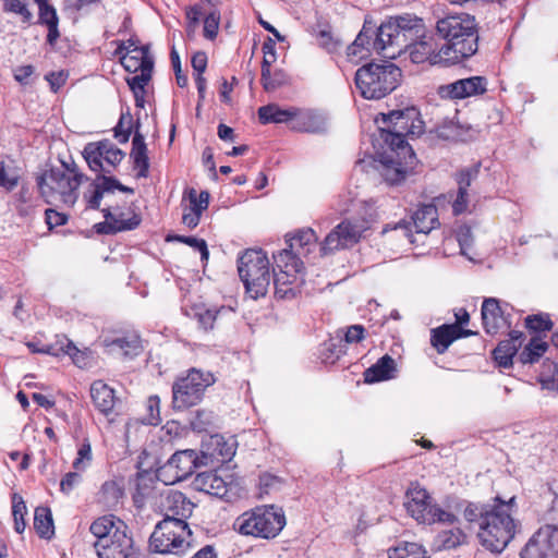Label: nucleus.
Segmentation results:
<instances>
[{
    "mask_svg": "<svg viewBox=\"0 0 558 558\" xmlns=\"http://www.w3.org/2000/svg\"><path fill=\"white\" fill-rule=\"evenodd\" d=\"M425 32L423 19L410 13L390 16L378 27L365 20L355 40L348 46L347 54L355 57L365 50L393 59L409 48L412 41L423 37Z\"/></svg>",
    "mask_w": 558,
    "mask_h": 558,
    "instance_id": "nucleus-1",
    "label": "nucleus"
},
{
    "mask_svg": "<svg viewBox=\"0 0 558 558\" xmlns=\"http://www.w3.org/2000/svg\"><path fill=\"white\" fill-rule=\"evenodd\" d=\"M515 507L514 496L507 501L497 496L489 504H469L463 514L468 522L477 525L481 544L490 551L501 553L517 532L512 517Z\"/></svg>",
    "mask_w": 558,
    "mask_h": 558,
    "instance_id": "nucleus-2",
    "label": "nucleus"
},
{
    "mask_svg": "<svg viewBox=\"0 0 558 558\" xmlns=\"http://www.w3.org/2000/svg\"><path fill=\"white\" fill-rule=\"evenodd\" d=\"M436 34L446 43L438 49L435 59L439 58L446 63H459L478 49L477 24L469 13H453L439 19Z\"/></svg>",
    "mask_w": 558,
    "mask_h": 558,
    "instance_id": "nucleus-3",
    "label": "nucleus"
},
{
    "mask_svg": "<svg viewBox=\"0 0 558 558\" xmlns=\"http://www.w3.org/2000/svg\"><path fill=\"white\" fill-rule=\"evenodd\" d=\"M383 123L379 126L380 136L388 147L402 149L413 158V149L407 143V136H418L424 132V122L415 107L391 110L388 113H379L375 120Z\"/></svg>",
    "mask_w": 558,
    "mask_h": 558,
    "instance_id": "nucleus-4",
    "label": "nucleus"
},
{
    "mask_svg": "<svg viewBox=\"0 0 558 558\" xmlns=\"http://www.w3.org/2000/svg\"><path fill=\"white\" fill-rule=\"evenodd\" d=\"M90 533L96 537L94 547L99 558H128L133 551V538L128 534L126 524L114 515L95 520Z\"/></svg>",
    "mask_w": 558,
    "mask_h": 558,
    "instance_id": "nucleus-5",
    "label": "nucleus"
},
{
    "mask_svg": "<svg viewBox=\"0 0 558 558\" xmlns=\"http://www.w3.org/2000/svg\"><path fill=\"white\" fill-rule=\"evenodd\" d=\"M402 72L389 61L369 62L355 72V85L366 99H380L393 92L400 84Z\"/></svg>",
    "mask_w": 558,
    "mask_h": 558,
    "instance_id": "nucleus-6",
    "label": "nucleus"
},
{
    "mask_svg": "<svg viewBox=\"0 0 558 558\" xmlns=\"http://www.w3.org/2000/svg\"><path fill=\"white\" fill-rule=\"evenodd\" d=\"M286 523V515L281 508L266 505L240 514L233 523V529L244 536L272 539L280 534Z\"/></svg>",
    "mask_w": 558,
    "mask_h": 558,
    "instance_id": "nucleus-7",
    "label": "nucleus"
},
{
    "mask_svg": "<svg viewBox=\"0 0 558 558\" xmlns=\"http://www.w3.org/2000/svg\"><path fill=\"white\" fill-rule=\"evenodd\" d=\"M149 548L162 555H185L193 548V534L187 522L163 518L149 537Z\"/></svg>",
    "mask_w": 558,
    "mask_h": 558,
    "instance_id": "nucleus-8",
    "label": "nucleus"
},
{
    "mask_svg": "<svg viewBox=\"0 0 558 558\" xmlns=\"http://www.w3.org/2000/svg\"><path fill=\"white\" fill-rule=\"evenodd\" d=\"M238 271L253 299L267 293L270 284L269 260L262 250H246L238 260Z\"/></svg>",
    "mask_w": 558,
    "mask_h": 558,
    "instance_id": "nucleus-9",
    "label": "nucleus"
},
{
    "mask_svg": "<svg viewBox=\"0 0 558 558\" xmlns=\"http://www.w3.org/2000/svg\"><path fill=\"white\" fill-rule=\"evenodd\" d=\"M84 178L83 173L71 177L63 169L51 168L38 178L37 185L47 203H52L59 196L64 204L73 206L77 201L78 186Z\"/></svg>",
    "mask_w": 558,
    "mask_h": 558,
    "instance_id": "nucleus-10",
    "label": "nucleus"
},
{
    "mask_svg": "<svg viewBox=\"0 0 558 558\" xmlns=\"http://www.w3.org/2000/svg\"><path fill=\"white\" fill-rule=\"evenodd\" d=\"M405 509L408 513L418 523L433 524L436 522L453 524L457 517L433 502V498L427 490L418 485L411 483L405 493Z\"/></svg>",
    "mask_w": 558,
    "mask_h": 558,
    "instance_id": "nucleus-11",
    "label": "nucleus"
},
{
    "mask_svg": "<svg viewBox=\"0 0 558 558\" xmlns=\"http://www.w3.org/2000/svg\"><path fill=\"white\" fill-rule=\"evenodd\" d=\"M216 381L210 372L191 368L185 377L178 378L172 386V404L184 410L201 402L207 387Z\"/></svg>",
    "mask_w": 558,
    "mask_h": 558,
    "instance_id": "nucleus-12",
    "label": "nucleus"
},
{
    "mask_svg": "<svg viewBox=\"0 0 558 558\" xmlns=\"http://www.w3.org/2000/svg\"><path fill=\"white\" fill-rule=\"evenodd\" d=\"M192 485L196 490L204 492L227 502L240 497L242 490L238 478L226 470L198 473Z\"/></svg>",
    "mask_w": 558,
    "mask_h": 558,
    "instance_id": "nucleus-13",
    "label": "nucleus"
},
{
    "mask_svg": "<svg viewBox=\"0 0 558 558\" xmlns=\"http://www.w3.org/2000/svg\"><path fill=\"white\" fill-rule=\"evenodd\" d=\"M439 226L438 210L435 205H422L417 208L411 221L400 220L399 222L391 225L388 223L383 228L381 233L385 234L388 231L395 230L400 231L404 238H408L410 243H414L412 239V227L415 229V233L428 234L432 230Z\"/></svg>",
    "mask_w": 558,
    "mask_h": 558,
    "instance_id": "nucleus-14",
    "label": "nucleus"
},
{
    "mask_svg": "<svg viewBox=\"0 0 558 558\" xmlns=\"http://www.w3.org/2000/svg\"><path fill=\"white\" fill-rule=\"evenodd\" d=\"M366 227L359 221L343 220L336 226L319 245L320 255L332 254L355 245L362 238Z\"/></svg>",
    "mask_w": 558,
    "mask_h": 558,
    "instance_id": "nucleus-15",
    "label": "nucleus"
},
{
    "mask_svg": "<svg viewBox=\"0 0 558 558\" xmlns=\"http://www.w3.org/2000/svg\"><path fill=\"white\" fill-rule=\"evenodd\" d=\"M197 453L193 449L174 452L171 458L157 470V477L165 484H174L186 480L197 466Z\"/></svg>",
    "mask_w": 558,
    "mask_h": 558,
    "instance_id": "nucleus-16",
    "label": "nucleus"
},
{
    "mask_svg": "<svg viewBox=\"0 0 558 558\" xmlns=\"http://www.w3.org/2000/svg\"><path fill=\"white\" fill-rule=\"evenodd\" d=\"M521 558H558V526L546 524L537 530L520 553Z\"/></svg>",
    "mask_w": 558,
    "mask_h": 558,
    "instance_id": "nucleus-17",
    "label": "nucleus"
},
{
    "mask_svg": "<svg viewBox=\"0 0 558 558\" xmlns=\"http://www.w3.org/2000/svg\"><path fill=\"white\" fill-rule=\"evenodd\" d=\"M388 149L384 153L380 161V173L387 183L395 185L402 182L407 174L414 169L416 156L413 153V158L410 159V156L402 149L395 147H388Z\"/></svg>",
    "mask_w": 558,
    "mask_h": 558,
    "instance_id": "nucleus-18",
    "label": "nucleus"
},
{
    "mask_svg": "<svg viewBox=\"0 0 558 558\" xmlns=\"http://www.w3.org/2000/svg\"><path fill=\"white\" fill-rule=\"evenodd\" d=\"M487 84L488 82L485 76H471L439 86L438 95L441 98L448 99H463L472 96H480L486 93Z\"/></svg>",
    "mask_w": 558,
    "mask_h": 558,
    "instance_id": "nucleus-19",
    "label": "nucleus"
},
{
    "mask_svg": "<svg viewBox=\"0 0 558 558\" xmlns=\"http://www.w3.org/2000/svg\"><path fill=\"white\" fill-rule=\"evenodd\" d=\"M102 344L107 352L123 357H134L142 353L141 337L134 331H126L114 337H105Z\"/></svg>",
    "mask_w": 558,
    "mask_h": 558,
    "instance_id": "nucleus-20",
    "label": "nucleus"
},
{
    "mask_svg": "<svg viewBox=\"0 0 558 558\" xmlns=\"http://www.w3.org/2000/svg\"><path fill=\"white\" fill-rule=\"evenodd\" d=\"M481 162H476L471 167L461 169L456 174V181L458 184L457 197L452 203V210L454 215H461L468 209L469 205V187L472 182L475 181L480 174Z\"/></svg>",
    "mask_w": 558,
    "mask_h": 558,
    "instance_id": "nucleus-21",
    "label": "nucleus"
},
{
    "mask_svg": "<svg viewBox=\"0 0 558 558\" xmlns=\"http://www.w3.org/2000/svg\"><path fill=\"white\" fill-rule=\"evenodd\" d=\"M291 129L298 132L324 134L328 130V120L320 111L296 108L294 123L291 124Z\"/></svg>",
    "mask_w": 558,
    "mask_h": 558,
    "instance_id": "nucleus-22",
    "label": "nucleus"
},
{
    "mask_svg": "<svg viewBox=\"0 0 558 558\" xmlns=\"http://www.w3.org/2000/svg\"><path fill=\"white\" fill-rule=\"evenodd\" d=\"M471 335H473L471 330L463 329L457 324H444L432 329L430 343L439 354H442L453 341Z\"/></svg>",
    "mask_w": 558,
    "mask_h": 558,
    "instance_id": "nucleus-23",
    "label": "nucleus"
},
{
    "mask_svg": "<svg viewBox=\"0 0 558 558\" xmlns=\"http://www.w3.org/2000/svg\"><path fill=\"white\" fill-rule=\"evenodd\" d=\"M162 507L163 518L180 519L183 522L192 515L195 504L192 502L183 493L172 490L165 497Z\"/></svg>",
    "mask_w": 558,
    "mask_h": 558,
    "instance_id": "nucleus-24",
    "label": "nucleus"
},
{
    "mask_svg": "<svg viewBox=\"0 0 558 558\" xmlns=\"http://www.w3.org/2000/svg\"><path fill=\"white\" fill-rule=\"evenodd\" d=\"M436 49L437 47L436 44L434 43L433 36L427 35L425 32L423 37H420L417 40L412 41L409 48H405L403 51H408L411 61L416 64L423 63L427 60H429L430 63H446L445 60H441L439 58L435 59L437 56Z\"/></svg>",
    "mask_w": 558,
    "mask_h": 558,
    "instance_id": "nucleus-25",
    "label": "nucleus"
},
{
    "mask_svg": "<svg viewBox=\"0 0 558 558\" xmlns=\"http://www.w3.org/2000/svg\"><path fill=\"white\" fill-rule=\"evenodd\" d=\"M140 120H136V129L132 140V149L130 153L133 159L134 169H137V178H147L149 173V158L147 156V146L144 135L138 131Z\"/></svg>",
    "mask_w": 558,
    "mask_h": 558,
    "instance_id": "nucleus-26",
    "label": "nucleus"
},
{
    "mask_svg": "<svg viewBox=\"0 0 558 558\" xmlns=\"http://www.w3.org/2000/svg\"><path fill=\"white\" fill-rule=\"evenodd\" d=\"M90 397L95 408L108 416L113 412L116 405L114 390L102 380H95L90 386Z\"/></svg>",
    "mask_w": 558,
    "mask_h": 558,
    "instance_id": "nucleus-27",
    "label": "nucleus"
},
{
    "mask_svg": "<svg viewBox=\"0 0 558 558\" xmlns=\"http://www.w3.org/2000/svg\"><path fill=\"white\" fill-rule=\"evenodd\" d=\"M262 50L264 59L262 62V75L260 82L266 92H272L282 85V81L279 78H270V66L276 61V43L272 38L267 37L263 43Z\"/></svg>",
    "mask_w": 558,
    "mask_h": 558,
    "instance_id": "nucleus-28",
    "label": "nucleus"
},
{
    "mask_svg": "<svg viewBox=\"0 0 558 558\" xmlns=\"http://www.w3.org/2000/svg\"><path fill=\"white\" fill-rule=\"evenodd\" d=\"M110 141H100L88 143L83 150V157L88 165L89 169L94 172H105L110 173L111 171L105 168L102 162V157L108 153V150L114 148Z\"/></svg>",
    "mask_w": 558,
    "mask_h": 558,
    "instance_id": "nucleus-29",
    "label": "nucleus"
},
{
    "mask_svg": "<svg viewBox=\"0 0 558 558\" xmlns=\"http://www.w3.org/2000/svg\"><path fill=\"white\" fill-rule=\"evenodd\" d=\"M105 221L95 225V230L98 234H116L122 231L136 229L142 218L138 214H132L130 220L125 225H114L116 214L109 207L101 209Z\"/></svg>",
    "mask_w": 558,
    "mask_h": 558,
    "instance_id": "nucleus-30",
    "label": "nucleus"
},
{
    "mask_svg": "<svg viewBox=\"0 0 558 558\" xmlns=\"http://www.w3.org/2000/svg\"><path fill=\"white\" fill-rule=\"evenodd\" d=\"M524 335L518 332V337L502 340L493 351V357L498 366L508 368L512 365V359L522 345Z\"/></svg>",
    "mask_w": 558,
    "mask_h": 558,
    "instance_id": "nucleus-31",
    "label": "nucleus"
},
{
    "mask_svg": "<svg viewBox=\"0 0 558 558\" xmlns=\"http://www.w3.org/2000/svg\"><path fill=\"white\" fill-rule=\"evenodd\" d=\"M481 313L485 331L489 335L497 333L504 322L499 301L494 298L485 299Z\"/></svg>",
    "mask_w": 558,
    "mask_h": 558,
    "instance_id": "nucleus-32",
    "label": "nucleus"
},
{
    "mask_svg": "<svg viewBox=\"0 0 558 558\" xmlns=\"http://www.w3.org/2000/svg\"><path fill=\"white\" fill-rule=\"evenodd\" d=\"M296 107L280 108L277 104H269L258 108V118L262 124L294 123Z\"/></svg>",
    "mask_w": 558,
    "mask_h": 558,
    "instance_id": "nucleus-33",
    "label": "nucleus"
},
{
    "mask_svg": "<svg viewBox=\"0 0 558 558\" xmlns=\"http://www.w3.org/2000/svg\"><path fill=\"white\" fill-rule=\"evenodd\" d=\"M119 56L124 70L131 73L145 69L146 62H150L154 65V58L150 54L149 45L135 47L131 52H124Z\"/></svg>",
    "mask_w": 558,
    "mask_h": 558,
    "instance_id": "nucleus-34",
    "label": "nucleus"
},
{
    "mask_svg": "<svg viewBox=\"0 0 558 558\" xmlns=\"http://www.w3.org/2000/svg\"><path fill=\"white\" fill-rule=\"evenodd\" d=\"M395 371V360L390 355L385 354L374 365H372L364 372V381L368 384H374L390 379L392 378V373Z\"/></svg>",
    "mask_w": 558,
    "mask_h": 558,
    "instance_id": "nucleus-35",
    "label": "nucleus"
},
{
    "mask_svg": "<svg viewBox=\"0 0 558 558\" xmlns=\"http://www.w3.org/2000/svg\"><path fill=\"white\" fill-rule=\"evenodd\" d=\"M299 274H289V272H275L274 276V286H275V295L278 299L287 300L293 299L299 293Z\"/></svg>",
    "mask_w": 558,
    "mask_h": 558,
    "instance_id": "nucleus-36",
    "label": "nucleus"
},
{
    "mask_svg": "<svg viewBox=\"0 0 558 558\" xmlns=\"http://www.w3.org/2000/svg\"><path fill=\"white\" fill-rule=\"evenodd\" d=\"M287 242L288 246L296 252V254L301 257H306L316 247L317 235L312 229H304L298 231Z\"/></svg>",
    "mask_w": 558,
    "mask_h": 558,
    "instance_id": "nucleus-37",
    "label": "nucleus"
},
{
    "mask_svg": "<svg viewBox=\"0 0 558 558\" xmlns=\"http://www.w3.org/2000/svg\"><path fill=\"white\" fill-rule=\"evenodd\" d=\"M276 267L281 272L301 274L303 270V262L301 256L296 254L291 247L280 251L274 255Z\"/></svg>",
    "mask_w": 558,
    "mask_h": 558,
    "instance_id": "nucleus-38",
    "label": "nucleus"
},
{
    "mask_svg": "<svg viewBox=\"0 0 558 558\" xmlns=\"http://www.w3.org/2000/svg\"><path fill=\"white\" fill-rule=\"evenodd\" d=\"M34 529L41 538L50 539L54 534L51 510L48 507H37L34 513Z\"/></svg>",
    "mask_w": 558,
    "mask_h": 558,
    "instance_id": "nucleus-39",
    "label": "nucleus"
},
{
    "mask_svg": "<svg viewBox=\"0 0 558 558\" xmlns=\"http://www.w3.org/2000/svg\"><path fill=\"white\" fill-rule=\"evenodd\" d=\"M465 534L459 529L445 530L438 533L434 546L437 550L453 549L465 541Z\"/></svg>",
    "mask_w": 558,
    "mask_h": 558,
    "instance_id": "nucleus-40",
    "label": "nucleus"
},
{
    "mask_svg": "<svg viewBox=\"0 0 558 558\" xmlns=\"http://www.w3.org/2000/svg\"><path fill=\"white\" fill-rule=\"evenodd\" d=\"M547 349L548 343L546 341L539 337H533L520 353L519 360L522 364H533L542 357Z\"/></svg>",
    "mask_w": 558,
    "mask_h": 558,
    "instance_id": "nucleus-41",
    "label": "nucleus"
},
{
    "mask_svg": "<svg viewBox=\"0 0 558 558\" xmlns=\"http://www.w3.org/2000/svg\"><path fill=\"white\" fill-rule=\"evenodd\" d=\"M123 497V489L114 481H107L102 484L98 494V500L107 508H114L118 506L120 499Z\"/></svg>",
    "mask_w": 558,
    "mask_h": 558,
    "instance_id": "nucleus-42",
    "label": "nucleus"
},
{
    "mask_svg": "<svg viewBox=\"0 0 558 558\" xmlns=\"http://www.w3.org/2000/svg\"><path fill=\"white\" fill-rule=\"evenodd\" d=\"M389 558H429L426 550L417 543L402 542L389 549Z\"/></svg>",
    "mask_w": 558,
    "mask_h": 558,
    "instance_id": "nucleus-43",
    "label": "nucleus"
},
{
    "mask_svg": "<svg viewBox=\"0 0 558 558\" xmlns=\"http://www.w3.org/2000/svg\"><path fill=\"white\" fill-rule=\"evenodd\" d=\"M57 345H59L57 348L59 354L63 353L69 355L72 359L73 363L81 368L87 366L89 362L88 353L86 351H81L80 349H77L71 340L64 338L63 340L58 341Z\"/></svg>",
    "mask_w": 558,
    "mask_h": 558,
    "instance_id": "nucleus-44",
    "label": "nucleus"
},
{
    "mask_svg": "<svg viewBox=\"0 0 558 558\" xmlns=\"http://www.w3.org/2000/svg\"><path fill=\"white\" fill-rule=\"evenodd\" d=\"M154 66L150 62L145 63V69L140 70L141 74L126 78L132 93H146V85L151 80Z\"/></svg>",
    "mask_w": 558,
    "mask_h": 558,
    "instance_id": "nucleus-45",
    "label": "nucleus"
},
{
    "mask_svg": "<svg viewBox=\"0 0 558 558\" xmlns=\"http://www.w3.org/2000/svg\"><path fill=\"white\" fill-rule=\"evenodd\" d=\"M134 128V121L132 114L128 111L125 113H121L120 119L114 126V137L119 143L125 144L129 142L130 135L132 134ZM136 128V124H135Z\"/></svg>",
    "mask_w": 558,
    "mask_h": 558,
    "instance_id": "nucleus-46",
    "label": "nucleus"
},
{
    "mask_svg": "<svg viewBox=\"0 0 558 558\" xmlns=\"http://www.w3.org/2000/svg\"><path fill=\"white\" fill-rule=\"evenodd\" d=\"M27 513L26 505L21 496L14 494L12 497V514L14 519V530L22 534L26 527L24 515Z\"/></svg>",
    "mask_w": 558,
    "mask_h": 558,
    "instance_id": "nucleus-47",
    "label": "nucleus"
},
{
    "mask_svg": "<svg viewBox=\"0 0 558 558\" xmlns=\"http://www.w3.org/2000/svg\"><path fill=\"white\" fill-rule=\"evenodd\" d=\"M553 326L554 323L547 313L533 314L525 318V327L533 332L549 331Z\"/></svg>",
    "mask_w": 558,
    "mask_h": 558,
    "instance_id": "nucleus-48",
    "label": "nucleus"
},
{
    "mask_svg": "<svg viewBox=\"0 0 558 558\" xmlns=\"http://www.w3.org/2000/svg\"><path fill=\"white\" fill-rule=\"evenodd\" d=\"M3 11L20 15L22 22L25 24L33 23V13L22 0H3Z\"/></svg>",
    "mask_w": 558,
    "mask_h": 558,
    "instance_id": "nucleus-49",
    "label": "nucleus"
},
{
    "mask_svg": "<svg viewBox=\"0 0 558 558\" xmlns=\"http://www.w3.org/2000/svg\"><path fill=\"white\" fill-rule=\"evenodd\" d=\"M172 240L184 243V244L193 247L194 250H196L201 253L202 260H208L209 251H208L207 243L205 240L197 239L195 236H186V235H173V236L169 235L167 238V241H172Z\"/></svg>",
    "mask_w": 558,
    "mask_h": 558,
    "instance_id": "nucleus-50",
    "label": "nucleus"
},
{
    "mask_svg": "<svg viewBox=\"0 0 558 558\" xmlns=\"http://www.w3.org/2000/svg\"><path fill=\"white\" fill-rule=\"evenodd\" d=\"M93 453L88 438H84L78 450L77 457L73 461V468L76 471H84L92 462Z\"/></svg>",
    "mask_w": 558,
    "mask_h": 558,
    "instance_id": "nucleus-51",
    "label": "nucleus"
},
{
    "mask_svg": "<svg viewBox=\"0 0 558 558\" xmlns=\"http://www.w3.org/2000/svg\"><path fill=\"white\" fill-rule=\"evenodd\" d=\"M98 177L96 181L102 189V191L106 192H112L113 190H119L123 193H130L132 194L134 191L133 189L123 185L118 179L114 177L105 175V172H98Z\"/></svg>",
    "mask_w": 558,
    "mask_h": 558,
    "instance_id": "nucleus-52",
    "label": "nucleus"
},
{
    "mask_svg": "<svg viewBox=\"0 0 558 558\" xmlns=\"http://www.w3.org/2000/svg\"><path fill=\"white\" fill-rule=\"evenodd\" d=\"M20 175L16 170L5 167L4 162L0 161V186L12 191L19 184Z\"/></svg>",
    "mask_w": 558,
    "mask_h": 558,
    "instance_id": "nucleus-53",
    "label": "nucleus"
},
{
    "mask_svg": "<svg viewBox=\"0 0 558 558\" xmlns=\"http://www.w3.org/2000/svg\"><path fill=\"white\" fill-rule=\"evenodd\" d=\"M189 201H190V209L196 210L198 213H203L207 209L209 204V193L207 191H202L197 194L195 189H190L187 192Z\"/></svg>",
    "mask_w": 558,
    "mask_h": 558,
    "instance_id": "nucleus-54",
    "label": "nucleus"
},
{
    "mask_svg": "<svg viewBox=\"0 0 558 558\" xmlns=\"http://www.w3.org/2000/svg\"><path fill=\"white\" fill-rule=\"evenodd\" d=\"M316 39L319 47L329 53L336 52L342 46V43L338 38H335L330 31L327 29L319 31Z\"/></svg>",
    "mask_w": 558,
    "mask_h": 558,
    "instance_id": "nucleus-55",
    "label": "nucleus"
},
{
    "mask_svg": "<svg viewBox=\"0 0 558 558\" xmlns=\"http://www.w3.org/2000/svg\"><path fill=\"white\" fill-rule=\"evenodd\" d=\"M436 137L442 141H457L460 130L453 122H446L434 130Z\"/></svg>",
    "mask_w": 558,
    "mask_h": 558,
    "instance_id": "nucleus-56",
    "label": "nucleus"
},
{
    "mask_svg": "<svg viewBox=\"0 0 558 558\" xmlns=\"http://www.w3.org/2000/svg\"><path fill=\"white\" fill-rule=\"evenodd\" d=\"M343 353H344V347L341 343V340H339L338 342H335L332 339H330L328 342H325V350L322 354L323 361L333 363Z\"/></svg>",
    "mask_w": 558,
    "mask_h": 558,
    "instance_id": "nucleus-57",
    "label": "nucleus"
},
{
    "mask_svg": "<svg viewBox=\"0 0 558 558\" xmlns=\"http://www.w3.org/2000/svg\"><path fill=\"white\" fill-rule=\"evenodd\" d=\"M220 14L211 12L204 19V36L207 39H215L218 34Z\"/></svg>",
    "mask_w": 558,
    "mask_h": 558,
    "instance_id": "nucleus-58",
    "label": "nucleus"
},
{
    "mask_svg": "<svg viewBox=\"0 0 558 558\" xmlns=\"http://www.w3.org/2000/svg\"><path fill=\"white\" fill-rule=\"evenodd\" d=\"M36 23L44 26H48L50 23H59L56 8L51 4L38 8V20Z\"/></svg>",
    "mask_w": 558,
    "mask_h": 558,
    "instance_id": "nucleus-59",
    "label": "nucleus"
},
{
    "mask_svg": "<svg viewBox=\"0 0 558 558\" xmlns=\"http://www.w3.org/2000/svg\"><path fill=\"white\" fill-rule=\"evenodd\" d=\"M185 16H186V32L190 34V33H194L199 21H201V17L203 16V10H202V7L201 5H192V7H189L185 11Z\"/></svg>",
    "mask_w": 558,
    "mask_h": 558,
    "instance_id": "nucleus-60",
    "label": "nucleus"
},
{
    "mask_svg": "<svg viewBox=\"0 0 558 558\" xmlns=\"http://www.w3.org/2000/svg\"><path fill=\"white\" fill-rule=\"evenodd\" d=\"M82 481V475L78 472L66 473L60 482V490L63 494H70L73 488Z\"/></svg>",
    "mask_w": 558,
    "mask_h": 558,
    "instance_id": "nucleus-61",
    "label": "nucleus"
},
{
    "mask_svg": "<svg viewBox=\"0 0 558 558\" xmlns=\"http://www.w3.org/2000/svg\"><path fill=\"white\" fill-rule=\"evenodd\" d=\"M219 311L216 310H199L196 313V317L198 319L199 325L205 329H211L214 327L215 320L217 318Z\"/></svg>",
    "mask_w": 558,
    "mask_h": 558,
    "instance_id": "nucleus-62",
    "label": "nucleus"
},
{
    "mask_svg": "<svg viewBox=\"0 0 558 558\" xmlns=\"http://www.w3.org/2000/svg\"><path fill=\"white\" fill-rule=\"evenodd\" d=\"M46 223L48 228L51 230L56 227H60L66 223L68 216L65 214L59 213L52 208H48L45 211Z\"/></svg>",
    "mask_w": 558,
    "mask_h": 558,
    "instance_id": "nucleus-63",
    "label": "nucleus"
},
{
    "mask_svg": "<svg viewBox=\"0 0 558 558\" xmlns=\"http://www.w3.org/2000/svg\"><path fill=\"white\" fill-rule=\"evenodd\" d=\"M160 399L158 396H150L147 400V409L149 411L148 424L158 425L161 420L159 416Z\"/></svg>",
    "mask_w": 558,
    "mask_h": 558,
    "instance_id": "nucleus-64",
    "label": "nucleus"
}]
</instances>
